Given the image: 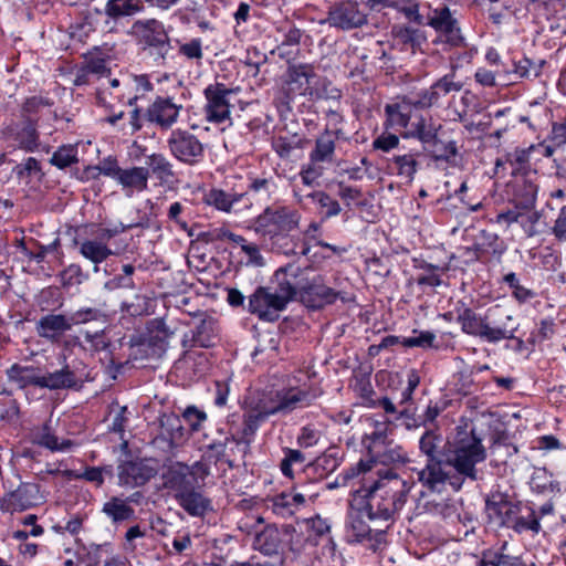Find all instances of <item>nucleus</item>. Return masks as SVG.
<instances>
[{"instance_id": "f257e3e1", "label": "nucleus", "mask_w": 566, "mask_h": 566, "mask_svg": "<svg viewBox=\"0 0 566 566\" xmlns=\"http://www.w3.org/2000/svg\"><path fill=\"white\" fill-rule=\"evenodd\" d=\"M410 489L406 481L389 473L384 479L355 489L350 507L365 512L369 520L388 521L405 506Z\"/></svg>"}, {"instance_id": "f03ea898", "label": "nucleus", "mask_w": 566, "mask_h": 566, "mask_svg": "<svg viewBox=\"0 0 566 566\" xmlns=\"http://www.w3.org/2000/svg\"><path fill=\"white\" fill-rule=\"evenodd\" d=\"M318 397L313 390L300 387H287L271 390L264 395L256 406L244 415L240 440L249 442L260 424L273 415H287L303 409Z\"/></svg>"}, {"instance_id": "7ed1b4c3", "label": "nucleus", "mask_w": 566, "mask_h": 566, "mask_svg": "<svg viewBox=\"0 0 566 566\" xmlns=\"http://www.w3.org/2000/svg\"><path fill=\"white\" fill-rule=\"evenodd\" d=\"M461 331L489 344L512 340L518 329L515 317L502 305L490 306L483 314L468 306L458 310Z\"/></svg>"}, {"instance_id": "20e7f679", "label": "nucleus", "mask_w": 566, "mask_h": 566, "mask_svg": "<svg viewBox=\"0 0 566 566\" xmlns=\"http://www.w3.org/2000/svg\"><path fill=\"white\" fill-rule=\"evenodd\" d=\"M443 457L446 464L454 469L458 476L478 480L476 465L484 462L488 457L482 439L476 434L475 429L470 430L467 427H457L455 433L446 447Z\"/></svg>"}, {"instance_id": "39448f33", "label": "nucleus", "mask_w": 566, "mask_h": 566, "mask_svg": "<svg viewBox=\"0 0 566 566\" xmlns=\"http://www.w3.org/2000/svg\"><path fill=\"white\" fill-rule=\"evenodd\" d=\"M287 274L294 290V298L298 296L310 308L319 310L334 304L337 300L343 303L353 301L347 293L327 286L322 275H311L310 268L302 269L295 264H287Z\"/></svg>"}, {"instance_id": "423d86ee", "label": "nucleus", "mask_w": 566, "mask_h": 566, "mask_svg": "<svg viewBox=\"0 0 566 566\" xmlns=\"http://www.w3.org/2000/svg\"><path fill=\"white\" fill-rule=\"evenodd\" d=\"M287 265L275 271L276 287L259 286L250 296L248 311L261 321L274 322L294 300V290L289 280Z\"/></svg>"}, {"instance_id": "0eeeda50", "label": "nucleus", "mask_w": 566, "mask_h": 566, "mask_svg": "<svg viewBox=\"0 0 566 566\" xmlns=\"http://www.w3.org/2000/svg\"><path fill=\"white\" fill-rule=\"evenodd\" d=\"M486 511L494 514L502 525L512 528L517 534L530 533L536 536L542 532V525L536 517V507L526 502H510L502 496L499 500L488 499Z\"/></svg>"}, {"instance_id": "6e6552de", "label": "nucleus", "mask_w": 566, "mask_h": 566, "mask_svg": "<svg viewBox=\"0 0 566 566\" xmlns=\"http://www.w3.org/2000/svg\"><path fill=\"white\" fill-rule=\"evenodd\" d=\"M301 213L287 206L266 207L253 221L255 233L275 239L298 228Z\"/></svg>"}, {"instance_id": "1a4fd4ad", "label": "nucleus", "mask_w": 566, "mask_h": 566, "mask_svg": "<svg viewBox=\"0 0 566 566\" xmlns=\"http://www.w3.org/2000/svg\"><path fill=\"white\" fill-rule=\"evenodd\" d=\"M426 25L430 27L436 33V38L432 41L434 44L442 45L443 49L464 45L465 38L457 18V12L452 11L448 6L442 4L430 8L426 18Z\"/></svg>"}, {"instance_id": "9d476101", "label": "nucleus", "mask_w": 566, "mask_h": 566, "mask_svg": "<svg viewBox=\"0 0 566 566\" xmlns=\"http://www.w3.org/2000/svg\"><path fill=\"white\" fill-rule=\"evenodd\" d=\"M209 474V467L203 462L197 461L191 465L175 462L163 472V483L165 489L170 491L174 499H176V494H181L199 483H203Z\"/></svg>"}, {"instance_id": "9b49d317", "label": "nucleus", "mask_w": 566, "mask_h": 566, "mask_svg": "<svg viewBox=\"0 0 566 566\" xmlns=\"http://www.w3.org/2000/svg\"><path fill=\"white\" fill-rule=\"evenodd\" d=\"M147 224L144 222L132 223V224H123L119 223L114 226L113 228H99L97 230V237L95 239H84L80 244V254L94 263V271L97 272L98 265L106 261L111 255L114 254L112 249L108 247L107 242L118 235L119 233L125 232L128 229L136 227H146Z\"/></svg>"}, {"instance_id": "f8f14e48", "label": "nucleus", "mask_w": 566, "mask_h": 566, "mask_svg": "<svg viewBox=\"0 0 566 566\" xmlns=\"http://www.w3.org/2000/svg\"><path fill=\"white\" fill-rule=\"evenodd\" d=\"M170 155L181 164L195 166L205 158V146L201 140L187 129L171 130L167 138Z\"/></svg>"}, {"instance_id": "ddd939ff", "label": "nucleus", "mask_w": 566, "mask_h": 566, "mask_svg": "<svg viewBox=\"0 0 566 566\" xmlns=\"http://www.w3.org/2000/svg\"><path fill=\"white\" fill-rule=\"evenodd\" d=\"M234 94V90L228 88L223 83L209 84L203 90L206 105L203 107L205 117L212 124H230L231 123V104L230 97Z\"/></svg>"}, {"instance_id": "4468645a", "label": "nucleus", "mask_w": 566, "mask_h": 566, "mask_svg": "<svg viewBox=\"0 0 566 566\" xmlns=\"http://www.w3.org/2000/svg\"><path fill=\"white\" fill-rule=\"evenodd\" d=\"M446 458L439 460H427V464L421 470L417 471L418 480L431 491L440 492L448 483L454 491H460L463 485V479L451 474L446 468Z\"/></svg>"}, {"instance_id": "2eb2a0df", "label": "nucleus", "mask_w": 566, "mask_h": 566, "mask_svg": "<svg viewBox=\"0 0 566 566\" xmlns=\"http://www.w3.org/2000/svg\"><path fill=\"white\" fill-rule=\"evenodd\" d=\"M327 23L332 28L349 31L367 23V14L357 1L343 0L334 3L327 13Z\"/></svg>"}, {"instance_id": "dca6fc26", "label": "nucleus", "mask_w": 566, "mask_h": 566, "mask_svg": "<svg viewBox=\"0 0 566 566\" xmlns=\"http://www.w3.org/2000/svg\"><path fill=\"white\" fill-rule=\"evenodd\" d=\"M158 473V463L154 459L124 461L117 467L118 484L137 488L146 484Z\"/></svg>"}, {"instance_id": "f3484780", "label": "nucleus", "mask_w": 566, "mask_h": 566, "mask_svg": "<svg viewBox=\"0 0 566 566\" xmlns=\"http://www.w3.org/2000/svg\"><path fill=\"white\" fill-rule=\"evenodd\" d=\"M285 84L289 98L305 96L310 99L317 84V74L314 66L311 64L290 65Z\"/></svg>"}, {"instance_id": "a211bd4d", "label": "nucleus", "mask_w": 566, "mask_h": 566, "mask_svg": "<svg viewBox=\"0 0 566 566\" xmlns=\"http://www.w3.org/2000/svg\"><path fill=\"white\" fill-rule=\"evenodd\" d=\"M133 29L140 42L156 49L158 56L165 60L170 50V41L160 21L155 19L138 20L133 24Z\"/></svg>"}, {"instance_id": "6ab92c4d", "label": "nucleus", "mask_w": 566, "mask_h": 566, "mask_svg": "<svg viewBox=\"0 0 566 566\" xmlns=\"http://www.w3.org/2000/svg\"><path fill=\"white\" fill-rule=\"evenodd\" d=\"M457 66V64L452 63L453 72L446 74L429 88L422 90L417 94L416 104L419 108L432 107L437 105L443 96L462 90V83L454 81V70Z\"/></svg>"}, {"instance_id": "aec40b11", "label": "nucleus", "mask_w": 566, "mask_h": 566, "mask_svg": "<svg viewBox=\"0 0 566 566\" xmlns=\"http://www.w3.org/2000/svg\"><path fill=\"white\" fill-rule=\"evenodd\" d=\"M182 106L170 97L158 96L147 108L145 117L161 129H169L177 123Z\"/></svg>"}, {"instance_id": "412c9836", "label": "nucleus", "mask_w": 566, "mask_h": 566, "mask_svg": "<svg viewBox=\"0 0 566 566\" xmlns=\"http://www.w3.org/2000/svg\"><path fill=\"white\" fill-rule=\"evenodd\" d=\"M202 486L203 483H199L187 492L176 494L177 504L192 517H203L212 511V502L205 495Z\"/></svg>"}, {"instance_id": "4be33fe9", "label": "nucleus", "mask_w": 566, "mask_h": 566, "mask_svg": "<svg viewBox=\"0 0 566 566\" xmlns=\"http://www.w3.org/2000/svg\"><path fill=\"white\" fill-rule=\"evenodd\" d=\"M39 489L35 484H21L15 491L8 494L0 504L3 512L14 513L25 511L36 505Z\"/></svg>"}, {"instance_id": "5701e85b", "label": "nucleus", "mask_w": 566, "mask_h": 566, "mask_svg": "<svg viewBox=\"0 0 566 566\" xmlns=\"http://www.w3.org/2000/svg\"><path fill=\"white\" fill-rule=\"evenodd\" d=\"M416 99L417 97H405L399 102L387 104L385 106V126L396 130L407 128L411 119L412 108H419L416 104Z\"/></svg>"}, {"instance_id": "b1692460", "label": "nucleus", "mask_w": 566, "mask_h": 566, "mask_svg": "<svg viewBox=\"0 0 566 566\" xmlns=\"http://www.w3.org/2000/svg\"><path fill=\"white\" fill-rule=\"evenodd\" d=\"M6 375L8 380L17 385L19 389L28 387L42 389L43 373L40 367L15 363L6 370Z\"/></svg>"}, {"instance_id": "393cba45", "label": "nucleus", "mask_w": 566, "mask_h": 566, "mask_svg": "<svg viewBox=\"0 0 566 566\" xmlns=\"http://www.w3.org/2000/svg\"><path fill=\"white\" fill-rule=\"evenodd\" d=\"M35 329L40 337L52 343L57 342L71 329L69 316L63 314H46L38 321Z\"/></svg>"}, {"instance_id": "a878e982", "label": "nucleus", "mask_w": 566, "mask_h": 566, "mask_svg": "<svg viewBox=\"0 0 566 566\" xmlns=\"http://www.w3.org/2000/svg\"><path fill=\"white\" fill-rule=\"evenodd\" d=\"M33 442L52 452H66L75 446L70 439H59L51 426V420L33 431Z\"/></svg>"}, {"instance_id": "bb28decb", "label": "nucleus", "mask_w": 566, "mask_h": 566, "mask_svg": "<svg viewBox=\"0 0 566 566\" xmlns=\"http://www.w3.org/2000/svg\"><path fill=\"white\" fill-rule=\"evenodd\" d=\"M149 170L145 167H132L122 169L117 182L125 195L132 197L135 192L145 191L148 188Z\"/></svg>"}, {"instance_id": "cd10ccee", "label": "nucleus", "mask_w": 566, "mask_h": 566, "mask_svg": "<svg viewBox=\"0 0 566 566\" xmlns=\"http://www.w3.org/2000/svg\"><path fill=\"white\" fill-rule=\"evenodd\" d=\"M124 92L116 97L126 103L129 106L136 104V102L145 96L146 93L153 91L154 85L149 81L147 75H128L123 78Z\"/></svg>"}, {"instance_id": "c85d7f7f", "label": "nucleus", "mask_w": 566, "mask_h": 566, "mask_svg": "<svg viewBox=\"0 0 566 566\" xmlns=\"http://www.w3.org/2000/svg\"><path fill=\"white\" fill-rule=\"evenodd\" d=\"M339 127H326L316 138L315 146L308 155L313 156L315 160H323L331 164L334 159L336 140L339 139Z\"/></svg>"}, {"instance_id": "c756f323", "label": "nucleus", "mask_w": 566, "mask_h": 566, "mask_svg": "<svg viewBox=\"0 0 566 566\" xmlns=\"http://www.w3.org/2000/svg\"><path fill=\"white\" fill-rule=\"evenodd\" d=\"M248 188L244 192L245 196L253 195L261 199L269 200L276 191L277 184L272 172H262L260 175L249 174L248 176Z\"/></svg>"}, {"instance_id": "7c9ffc66", "label": "nucleus", "mask_w": 566, "mask_h": 566, "mask_svg": "<svg viewBox=\"0 0 566 566\" xmlns=\"http://www.w3.org/2000/svg\"><path fill=\"white\" fill-rule=\"evenodd\" d=\"M370 455L375 462L381 463L384 465L405 464L409 460L408 452L403 449V447L391 441L381 446L379 449L370 447Z\"/></svg>"}, {"instance_id": "2f4dec72", "label": "nucleus", "mask_w": 566, "mask_h": 566, "mask_svg": "<svg viewBox=\"0 0 566 566\" xmlns=\"http://www.w3.org/2000/svg\"><path fill=\"white\" fill-rule=\"evenodd\" d=\"M76 386V375L69 365H65L61 369L54 370L52 373H43L42 389L62 390L72 389Z\"/></svg>"}, {"instance_id": "473e14b6", "label": "nucleus", "mask_w": 566, "mask_h": 566, "mask_svg": "<svg viewBox=\"0 0 566 566\" xmlns=\"http://www.w3.org/2000/svg\"><path fill=\"white\" fill-rule=\"evenodd\" d=\"M245 193L229 192L220 188H212L205 193L203 201L217 210L231 212L234 205L242 201Z\"/></svg>"}, {"instance_id": "72a5a7b5", "label": "nucleus", "mask_w": 566, "mask_h": 566, "mask_svg": "<svg viewBox=\"0 0 566 566\" xmlns=\"http://www.w3.org/2000/svg\"><path fill=\"white\" fill-rule=\"evenodd\" d=\"M352 509L346 523V535L348 543H363L371 539V528L363 518L361 514Z\"/></svg>"}, {"instance_id": "f704fd0d", "label": "nucleus", "mask_w": 566, "mask_h": 566, "mask_svg": "<svg viewBox=\"0 0 566 566\" xmlns=\"http://www.w3.org/2000/svg\"><path fill=\"white\" fill-rule=\"evenodd\" d=\"M146 165V168L149 170V176L153 175L156 179L159 180L161 185L172 182L175 178L172 164L167 159L165 155L154 153L147 156Z\"/></svg>"}, {"instance_id": "c9c22d12", "label": "nucleus", "mask_w": 566, "mask_h": 566, "mask_svg": "<svg viewBox=\"0 0 566 566\" xmlns=\"http://www.w3.org/2000/svg\"><path fill=\"white\" fill-rule=\"evenodd\" d=\"M294 196L296 198V202L300 205L303 203L304 198H310L318 206V208L324 210V219L336 217L342 211L339 202L323 190L313 191L306 196H298L297 192L294 191Z\"/></svg>"}, {"instance_id": "e433bc0d", "label": "nucleus", "mask_w": 566, "mask_h": 566, "mask_svg": "<svg viewBox=\"0 0 566 566\" xmlns=\"http://www.w3.org/2000/svg\"><path fill=\"white\" fill-rule=\"evenodd\" d=\"M102 512L113 523L129 521L135 516V510L128 505V500H123L117 496H113L105 502Z\"/></svg>"}, {"instance_id": "4c0bfd02", "label": "nucleus", "mask_w": 566, "mask_h": 566, "mask_svg": "<svg viewBox=\"0 0 566 566\" xmlns=\"http://www.w3.org/2000/svg\"><path fill=\"white\" fill-rule=\"evenodd\" d=\"M281 545L280 532L274 526H265L256 534L253 546L262 554L272 556L279 552Z\"/></svg>"}, {"instance_id": "58836bf2", "label": "nucleus", "mask_w": 566, "mask_h": 566, "mask_svg": "<svg viewBox=\"0 0 566 566\" xmlns=\"http://www.w3.org/2000/svg\"><path fill=\"white\" fill-rule=\"evenodd\" d=\"M111 57L102 50L95 48L84 56L83 65L96 77H104L111 73Z\"/></svg>"}, {"instance_id": "ea45409f", "label": "nucleus", "mask_w": 566, "mask_h": 566, "mask_svg": "<svg viewBox=\"0 0 566 566\" xmlns=\"http://www.w3.org/2000/svg\"><path fill=\"white\" fill-rule=\"evenodd\" d=\"M392 168L396 174L407 182H412L419 167L417 154L406 153L391 158Z\"/></svg>"}, {"instance_id": "a19ab883", "label": "nucleus", "mask_w": 566, "mask_h": 566, "mask_svg": "<svg viewBox=\"0 0 566 566\" xmlns=\"http://www.w3.org/2000/svg\"><path fill=\"white\" fill-rule=\"evenodd\" d=\"M441 126H436L431 120L420 116L417 122L411 124L410 136L419 139L424 146L433 144L438 146V130Z\"/></svg>"}, {"instance_id": "79ce46f5", "label": "nucleus", "mask_w": 566, "mask_h": 566, "mask_svg": "<svg viewBox=\"0 0 566 566\" xmlns=\"http://www.w3.org/2000/svg\"><path fill=\"white\" fill-rule=\"evenodd\" d=\"M14 140L21 149L27 151H34L39 147V134L35 124L29 118L17 130Z\"/></svg>"}, {"instance_id": "37998d69", "label": "nucleus", "mask_w": 566, "mask_h": 566, "mask_svg": "<svg viewBox=\"0 0 566 566\" xmlns=\"http://www.w3.org/2000/svg\"><path fill=\"white\" fill-rule=\"evenodd\" d=\"M474 248L481 254L491 253L493 255H502L506 249L496 233L486 230L480 232Z\"/></svg>"}, {"instance_id": "c03bdc74", "label": "nucleus", "mask_w": 566, "mask_h": 566, "mask_svg": "<svg viewBox=\"0 0 566 566\" xmlns=\"http://www.w3.org/2000/svg\"><path fill=\"white\" fill-rule=\"evenodd\" d=\"M503 282L511 289L513 298L518 304L527 303L536 296L535 291L525 287L520 283L517 275L510 272L503 276Z\"/></svg>"}, {"instance_id": "a18cd8bd", "label": "nucleus", "mask_w": 566, "mask_h": 566, "mask_svg": "<svg viewBox=\"0 0 566 566\" xmlns=\"http://www.w3.org/2000/svg\"><path fill=\"white\" fill-rule=\"evenodd\" d=\"M139 0H109L105 11L111 18H119L135 14L140 10Z\"/></svg>"}, {"instance_id": "49530a36", "label": "nucleus", "mask_w": 566, "mask_h": 566, "mask_svg": "<svg viewBox=\"0 0 566 566\" xmlns=\"http://www.w3.org/2000/svg\"><path fill=\"white\" fill-rule=\"evenodd\" d=\"M532 488L539 493H559V482L554 480L545 469H537L532 476Z\"/></svg>"}, {"instance_id": "de8ad7c7", "label": "nucleus", "mask_w": 566, "mask_h": 566, "mask_svg": "<svg viewBox=\"0 0 566 566\" xmlns=\"http://www.w3.org/2000/svg\"><path fill=\"white\" fill-rule=\"evenodd\" d=\"M426 147H428V150L431 153V156L434 160H443L448 164H455L457 157L459 156L458 146L454 140L443 143L438 139V146L431 144L427 145Z\"/></svg>"}, {"instance_id": "09e8293b", "label": "nucleus", "mask_w": 566, "mask_h": 566, "mask_svg": "<svg viewBox=\"0 0 566 566\" xmlns=\"http://www.w3.org/2000/svg\"><path fill=\"white\" fill-rule=\"evenodd\" d=\"M326 164L323 160H315L313 156L308 155V163L303 165L300 171V177L305 186H313L325 171Z\"/></svg>"}, {"instance_id": "8fccbe9b", "label": "nucleus", "mask_w": 566, "mask_h": 566, "mask_svg": "<svg viewBox=\"0 0 566 566\" xmlns=\"http://www.w3.org/2000/svg\"><path fill=\"white\" fill-rule=\"evenodd\" d=\"M441 442V434L437 433L434 430L429 429L421 436L419 440V448L421 453L428 458L427 460H439L438 449Z\"/></svg>"}, {"instance_id": "3c124183", "label": "nucleus", "mask_w": 566, "mask_h": 566, "mask_svg": "<svg viewBox=\"0 0 566 566\" xmlns=\"http://www.w3.org/2000/svg\"><path fill=\"white\" fill-rule=\"evenodd\" d=\"M395 39L412 50L419 48L423 41L422 32L419 29L406 25L394 29Z\"/></svg>"}, {"instance_id": "603ef678", "label": "nucleus", "mask_w": 566, "mask_h": 566, "mask_svg": "<svg viewBox=\"0 0 566 566\" xmlns=\"http://www.w3.org/2000/svg\"><path fill=\"white\" fill-rule=\"evenodd\" d=\"M77 148L73 145H64L57 148L51 157V164L60 169L77 163Z\"/></svg>"}, {"instance_id": "864d4df0", "label": "nucleus", "mask_w": 566, "mask_h": 566, "mask_svg": "<svg viewBox=\"0 0 566 566\" xmlns=\"http://www.w3.org/2000/svg\"><path fill=\"white\" fill-rule=\"evenodd\" d=\"M283 453H284V457L281 460L280 469L285 476L292 478L293 476L292 467L294 464H300V465L304 464L305 457L300 450L290 449V448L283 449Z\"/></svg>"}, {"instance_id": "5fc2aeb1", "label": "nucleus", "mask_w": 566, "mask_h": 566, "mask_svg": "<svg viewBox=\"0 0 566 566\" xmlns=\"http://www.w3.org/2000/svg\"><path fill=\"white\" fill-rule=\"evenodd\" d=\"M538 186L531 179H523L522 185L516 190V196L520 197V203L525 208L533 207L536 202Z\"/></svg>"}, {"instance_id": "6e6d98bb", "label": "nucleus", "mask_w": 566, "mask_h": 566, "mask_svg": "<svg viewBox=\"0 0 566 566\" xmlns=\"http://www.w3.org/2000/svg\"><path fill=\"white\" fill-rule=\"evenodd\" d=\"M340 97V91L333 86L331 82L323 81L319 85L318 83L315 85L313 91V95L310 101H331L334 103H338Z\"/></svg>"}, {"instance_id": "4d7b16f0", "label": "nucleus", "mask_w": 566, "mask_h": 566, "mask_svg": "<svg viewBox=\"0 0 566 566\" xmlns=\"http://www.w3.org/2000/svg\"><path fill=\"white\" fill-rule=\"evenodd\" d=\"M272 512L282 517L289 518L296 513L294 504L290 500V494L281 493L272 500Z\"/></svg>"}, {"instance_id": "13d9d810", "label": "nucleus", "mask_w": 566, "mask_h": 566, "mask_svg": "<svg viewBox=\"0 0 566 566\" xmlns=\"http://www.w3.org/2000/svg\"><path fill=\"white\" fill-rule=\"evenodd\" d=\"M539 220V212L534 210H525L521 212L518 224L524 230V233L531 238L539 233L537 228Z\"/></svg>"}, {"instance_id": "bf43d9fd", "label": "nucleus", "mask_w": 566, "mask_h": 566, "mask_svg": "<svg viewBox=\"0 0 566 566\" xmlns=\"http://www.w3.org/2000/svg\"><path fill=\"white\" fill-rule=\"evenodd\" d=\"M60 277L62 285L64 287H70L82 284L86 279V275H84L82 268L78 264L73 263L61 272Z\"/></svg>"}, {"instance_id": "052dcab7", "label": "nucleus", "mask_w": 566, "mask_h": 566, "mask_svg": "<svg viewBox=\"0 0 566 566\" xmlns=\"http://www.w3.org/2000/svg\"><path fill=\"white\" fill-rule=\"evenodd\" d=\"M182 418L191 431H199L207 420V413L196 406H188L182 412Z\"/></svg>"}, {"instance_id": "680f3d73", "label": "nucleus", "mask_w": 566, "mask_h": 566, "mask_svg": "<svg viewBox=\"0 0 566 566\" xmlns=\"http://www.w3.org/2000/svg\"><path fill=\"white\" fill-rule=\"evenodd\" d=\"M386 430L387 426L385 423H378L375 429L369 432L365 433L363 443L368 449V452L370 453V447H375V449H379L381 446L386 444Z\"/></svg>"}, {"instance_id": "e2e57ef3", "label": "nucleus", "mask_w": 566, "mask_h": 566, "mask_svg": "<svg viewBox=\"0 0 566 566\" xmlns=\"http://www.w3.org/2000/svg\"><path fill=\"white\" fill-rule=\"evenodd\" d=\"M322 438V432L314 426L307 424L301 428L300 434L297 436V444L301 448L315 447Z\"/></svg>"}, {"instance_id": "0e129e2a", "label": "nucleus", "mask_w": 566, "mask_h": 566, "mask_svg": "<svg viewBox=\"0 0 566 566\" xmlns=\"http://www.w3.org/2000/svg\"><path fill=\"white\" fill-rule=\"evenodd\" d=\"M436 334L430 331H421L416 336L405 337L401 344L406 347L429 348L433 346Z\"/></svg>"}, {"instance_id": "69168bd1", "label": "nucleus", "mask_w": 566, "mask_h": 566, "mask_svg": "<svg viewBox=\"0 0 566 566\" xmlns=\"http://www.w3.org/2000/svg\"><path fill=\"white\" fill-rule=\"evenodd\" d=\"M178 52L188 60L200 61L203 56L201 39L195 38L186 43H180Z\"/></svg>"}, {"instance_id": "338daca9", "label": "nucleus", "mask_w": 566, "mask_h": 566, "mask_svg": "<svg viewBox=\"0 0 566 566\" xmlns=\"http://www.w3.org/2000/svg\"><path fill=\"white\" fill-rule=\"evenodd\" d=\"M306 526L314 536L315 539L328 535L331 532V523L327 518H323L319 515L306 520Z\"/></svg>"}, {"instance_id": "774afa93", "label": "nucleus", "mask_w": 566, "mask_h": 566, "mask_svg": "<svg viewBox=\"0 0 566 566\" xmlns=\"http://www.w3.org/2000/svg\"><path fill=\"white\" fill-rule=\"evenodd\" d=\"M122 169L117 160L113 157L104 158L97 166L91 168V170L97 171L99 175H104L114 180H117Z\"/></svg>"}]
</instances>
